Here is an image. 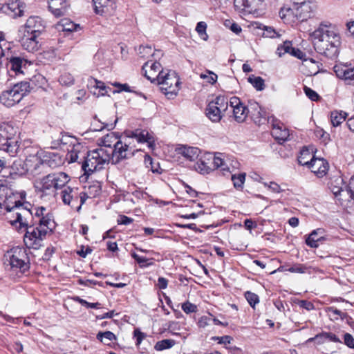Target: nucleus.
<instances>
[{
  "instance_id": "8",
  "label": "nucleus",
  "mask_w": 354,
  "mask_h": 354,
  "mask_svg": "<svg viewBox=\"0 0 354 354\" xmlns=\"http://www.w3.org/2000/svg\"><path fill=\"white\" fill-rule=\"evenodd\" d=\"M131 142L126 136L123 137V140H118L113 144V149L109 151L111 153V158L115 160V163L122 160L128 159L134 155V149L131 146Z\"/></svg>"
},
{
  "instance_id": "39",
  "label": "nucleus",
  "mask_w": 354,
  "mask_h": 354,
  "mask_svg": "<svg viewBox=\"0 0 354 354\" xmlns=\"http://www.w3.org/2000/svg\"><path fill=\"white\" fill-rule=\"evenodd\" d=\"M138 54L142 57L148 58L149 56H154L155 55H160L162 53L160 50H153L149 46H140L138 48Z\"/></svg>"
},
{
  "instance_id": "44",
  "label": "nucleus",
  "mask_w": 354,
  "mask_h": 354,
  "mask_svg": "<svg viewBox=\"0 0 354 354\" xmlns=\"http://www.w3.org/2000/svg\"><path fill=\"white\" fill-rule=\"evenodd\" d=\"M292 48V42L290 41H285L283 44H281L277 47L276 53L279 57H282L286 53L291 55Z\"/></svg>"
},
{
  "instance_id": "21",
  "label": "nucleus",
  "mask_w": 354,
  "mask_h": 354,
  "mask_svg": "<svg viewBox=\"0 0 354 354\" xmlns=\"http://www.w3.org/2000/svg\"><path fill=\"white\" fill-rule=\"evenodd\" d=\"M48 10L56 17L63 16L66 13L67 3L66 0H48Z\"/></svg>"
},
{
  "instance_id": "26",
  "label": "nucleus",
  "mask_w": 354,
  "mask_h": 354,
  "mask_svg": "<svg viewBox=\"0 0 354 354\" xmlns=\"http://www.w3.org/2000/svg\"><path fill=\"white\" fill-rule=\"evenodd\" d=\"M176 151L178 154L182 155L186 159L194 161L198 158L200 150L197 147L182 145L176 149Z\"/></svg>"
},
{
  "instance_id": "57",
  "label": "nucleus",
  "mask_w": 354,
  "mask_h": 354,
  "mask_svg": "<svg viewBox=\"0 0 354 354\" xmlns=\"http://www.w3.org/2000/svg\"><path fill=\"white\" fill-rule=\"evenodd\" d=\"M182 309L185 313L189 314L192 313L196 312L197 306L195 304L187 301L186 302L182 304Z\"/></svg>"
},
{
  "instance_id": "62",
  "label": "nucleus",
  "mask_w": 354,
  "mask_h": 354,
  "mask_svg": "<svg viewBox=\"0 0 354 354\" xmlns=\"http://www.w3.org/2000/svg\"><path fill=\"white\" fill-rule=\"evenodd\" d=\"M345 193L349 195V197L354 199V178H351L348 186L345 187Z\"/></svg>"
},
{
  "instance_id": "45",
  "label": "nucleus",
  "mask_w": 354,
  "mask_h": 354,
  "mask_svg": "<svg viewBox=\"0 0 354 354\" xmlns=\"http://www.w3.org/2000/svg\"><path fill=\"white\" fill-rule=\"evenodd\" d=\"M311 157V153L310 151L306 148L304 147L301 151L300 154L298 156V162L301 165H307L308 167L310 165V160H308V158Z\"/></svg>"
},
{
  "instance_id": "17",
  "label": "nucleus",
  "mask_w": 354,
  "mask_h": 354,
  "mask_svg": "<svg viewBox=\"0 0 354 354\" xmlns=\"http://www.w3.org/2000/svg\"><path fill=\"white\" fill-rule=\"evenodd\" d=\"M309 163L308 167L319 177L324 176L328 169V163L323 158H315L313 156Z\"/></svg>"
},
{
  "instance_id": "36",
  "label": "nucleus",
  "mask_w": 354,
  "mask_h": 354,
  "mask_svg": "<svg viewBox=\"0 0 354 354\" xmlns=\"http://www.w3.org/2000/svg\"><path fill=\"white\" fill-rule=\"evenodd\" d=\"M119 140V138L113 132L107 133L100 139V145L105 147H109L112 149V145Z\"/></svg>"
},
{
  "instance_id": "49",
  "label": "nucleus",
  "mask_w": 354,
  "mask_h": 354,
  "mask_svg": "<svg viewBox=\"0 0 354 354\" xmlns=\"http://www.w3.org/2000/svg\"><path fill=\"white\" fill-rule=\"evenodd\" d=\"M144 162L146 167L150 169L153 173H160L158 171L159 164L153 162L152 158L149 155L146 154L145 156Z\"/></svg>"
},
{
  "instance_id": "1",
  "label": "nucleus",
  "mask_w": 354,
  "mask_h": 354,
  "mask_svg": "<svg viewBox=\"0 0 354 354\" xmlns=\"http://www.w3.org/2000/svg\"><path fill=\"white\" fill-rule=\"evenodd\" d=\"M27 204L26 207L15 206L11 209H3L0 216H4L5 219L15 227L17 230H26L24 241L28 248L38 250L44 245V216L39 221V226L27 227L28 223L26 217L32 214Z\"/></svg>"
},
{
  "instance_id": "13",
  "label": "nucleus",
  "mask_w": 354,
  "mask_h": 354,
  "mask_svg": "<svg viewBox=\"0 0 354 354\" xmlns=\"http://www.w3.org/2000/svg\"><path fill=\"white\" fill-rule=\"evenodd\" d=\"M66 159L69 163L77 162L82 165V162L84 161L88 153L87 147L78 141L73 144L71 149H68Z\"/></svg>"
},
{
  "instance_id": "33",
  "label": "nucleus",
  "mask_w": 354,
  "mask_h": 354,
  "mask_svg": "<svg viewBox=\"0 0 354 354\" xmlns=\"http://www.w3.org/2000/svg\"><path fill=\"white\" fill-rule=\"evenodd\" d=\"M12 88L16 95L19 97L21 100L30 91V83L26 81H22L15 84Z\"/></svg>"
},
{
  "instance_id": "34",
  "label": "nucleus",
  "mask_w": 354,
  "mask_h": 354,
  "mask_svg": "<svg viewBox=\"0 0 354 354\" xmlns=\"http://www.w3.org/2000/svg\"><path fill=\"white\" fill-rule=\"evenodd\" d=\"M93 118L95 120V122H93L91 124V126L93 127V131H100L105 129L109 131L113 130L115 128L116 123L118 122V118H116L114 122L113 123L102 122L97 119V115H95Z\"/></svg>"
},
{
  "instance_id": "55",
  "label": "nucleus",
  "mask_w": 354,
  "mask_h": 354,
  "mask_svg": "<svg viewBox=\"0 0 354 354\" xmlns=\"http://www.w3.org/2000/svg\"><path fill=\"white\" fill-rule=\"evenodd\" d=\"M202 79L206 80L207 82L214 84L217 80V75L214 73L207 71V73L201 75Z\"/></svg>"
},
{
  "instance_id": "3",
  "label": "nucleus",
  "mask_w": 354,
  "mask_h": 354,
  "mask_svg": "<svg viewBox=\"0 0 354 354\" xmlns=\"http://www.w3.org/2000/svg\"><path fill=\"white\" fill-rule=\"evenodd\" d=\"M44 29V26L40 17H30L26 24L19 28L17 39L24 49L28 52H35L43 44L40 36Z\"/></svg>"
},
{
  "instance_id": "32",
  "label": "nucleus",
  "mask_w": 354,
  "mask_h": 354,
  "mask_svg": "<svg viewBox=\"0 0 354 354\" xmlns=\"http://www.w3.org/2000/svg\"><path fill=\"white\" fill-rule=\"evenodd\" d=\"M318 232H324V229L318 228L314 230L306 239L307 245L313 248H317L319 246L318 242L323 241L324 236H318Z\"/></svg>"
},
{
  "instance_id": "60",
  "label": "nucleus",
  "mask_w": 354,
  "mask_h": 354,
  "mask_svg": "<svg viewBox=\"0 0 354 354\" xmlns=\"http://www.w3.org/2000/svg\"><path fill=\"white\" fill-rule=\"evenodd\" d=\"M73 77L68 73H64L61 75L59 82L62 84L70 86L73 83Z\"/></svg>"
},
{
  "instance_id": "61",
  "label": "nucleus",
  "mask_w": 354,
  "mask_h": 354,
  "mask_svg": "<svg viewBox=\"0 0 354 354\" xmlns=\"http://www.w3.org/2000/svg\"><path fill=\"white\" fill-rule=\"evenodd\" d=\"M133 336L136 339V346H139L142 341L147 337L146 334L141 332L139 328H136L134 330Z\"/></svg>"
},
{
  "instance_id": "53",
  "label": "nucleus",
  "mask_w": 354,
  "mask_h": 354,
  "mask_svg": "<svg viewBox=\"0 0 354 354\" xmlns=\"http://www.w3.org/2000/svg\"><path fill=\"white\" fill-rule=\"evenodd\" d=\"M62 134V131H57V133L51 136L52 141L50 148L51 149H57L61 145L60 136Z\"/></svg>"
},
{
  "instance_id": "47",
  "label": "nucleus",
  "mask_w": 354,
  "mask_h": 354,
  "mask_svg": "<svg viewBox=\"0 0 354 354\" xmlns=\"http://www.w3.org/2000/svg\"><path fill=\"white\" fill-rule=\"evenodd\" d=\"M58 26L62 28V31L72 32L76 30L77 25L67 19H64L59 22Z\"/></svg>"
},
{
  "instance_id": "7",
  "label": "nucleus",
  "mask_w": 354,
  "mask_h": 354,
  "mask_svg": "<svg viewBox=\"0 0 354 354\" xmlns=\"http://www.w3.org/2000/svg\"><path fill=\"white\" fill-rule=\"evenodd\" d=\"M146 77L151 82H156L158 84L162 85L161 90L169 97L176 95L178 91V80L176 77L174 71L166 72L165 71H160L156 77L146 75Z\"/></svg>"
},
{
  "instance_id": "29",
  "label": "nucleus",
  "mask_w": 354,
  "mask_h": 354,
  "mask_svg": "<svg viewBox=\"0 0 354 354\" xmlns=\"http://www.w3.org/2000/svg\"><path fill=\"white\" fill-rule=\"evenodd\" d=\"M223 113L214 104L209 103L205 109L207 117L213 122H219L223 115Z\"/></svg>"
},
{
  "instance_id": "28",
  "label": "nucleus",
  "mask_w": 354,
  "mask_h": 354,
  "mask_svg": "<svg viewBox=\"0 0 354 354\" xmlns=\"http://www.w3.org/2000/svg\"><path fill=\"white\" fill-rule=\"evenodd\" d=\"M8 10L13 17H21L24 15L25 3L21 0H9L7 4Z\"/></svg>"
},
{
  "instance_id": "27",
  "label": "nucleus",
  "mask_w": 354,
  "mask_h": 354,
  "mask_svg": "<svg viewBox=\"0 0 354 354\" xmlns=\"http://www.w3.org/2000/svg\"><path fill=\"white\" fill-rule=\"evenodd\" d=\"M87 86L91 88H93L95 89H99V93L97 94L95 91L93 92V94L97 95V96L105 95H109L108 94V91H111V88L106 87L104 82L99 81L92 77H90L88 79Z\"/></svg>"
},
{
  "instance_id": "41",
  "label": "nucleus",
  "mask_w": 354,
  "mask_h": 354,
  "mask_svg": "<svg viewBox=\"0 0 354 354\" xmlns=\"http://www.w3.org/2000/svg\"><path fill=\"white\" fill-rule=\"evenodd\" d=\"M96 337L99 341L107 345L109 344L110 342L116 339V336L111 331L99 332Z\"/></svg>"
},
{
  "instance_id": "23",
  "label": "nucleus",
  "mask_w": 354,
  "mask_h": 354,
  "mask_svg": "<svg viewBox=\"0 0 354 354\" xmlns=\"http://www.w3.org/2000/svg\"><path fill=\"white\" fill-rule=\"evenodd\" d=\"M328 187L333 194L337 197L342 193H345L344 183L340 175L332 176L328 183Z\"/></svg>"
},
{
  "instance_id": "48",
  "label": "nucleus",
  "mask_w": 354,
  "mask_h": 354,
  "mask_svg": "<svg viewBox=\"0 0 354 354\" xmlns=\"http://www.w3.org/2000/svg\"><path fill=\"white\" fill-rule=\"evenodd\" d=\"M266 113V111L262 108L259 109L257 112L252 113L254 122L258 125L264 124L267 120Z\"/></svg>"
},
{
  "instance_id": "19",
  "label": "nucleus",
  "mask_w": 354,
  "mask_h": 354,
  "mask_svg": "<svg viewBox=\"0 0 354 354\" xmlns=\"http://www.w3.org/2000/svg\"><path fill=\"white\" fill-rule=\"evenodd\" d=\"M315 8L316 5L315 3L310 1H307L306 3H303L301 6H299V7L295 10V15L297 19L303 21L311 17Z\"/></svg>"
},
{
  "instance_id": "24",
  "label": "nucleus",
  "mask_w": 354,
  "mask_h": 354,
  "mask_svg": "<svg viewBox=\"0 0 354 354\" xmlns=\"http://www.w3.org/2000/svg\"><path fill=\"white\" fill-rule=\"evenodd\" d=\"M20 101L21 99L12 88L4 91L0 95V102L7 107H11Z\"/></svg>"
},
{
  "instance_id": "38",
  "label": "nucleus",
  "mask_w": 354,
  "mask_h": 354,
  "mask_svg": "<svg viewBox=\"0 0 354 354\" xmlns=\"http://www.w3.org/2000/svg\"><path fill=\"white\" fill-rule=\"evenodd\" d=\"M10 48V44L5 39L4 34L0 32V59L3 57L8 56Z\"/></svg>"
},
{
  "instance_id": "58",
  "label": "nucleus",
  "mask_w": 354,
  "mask_h": 354,
  "mask_svg": "<svg viewBox=\"0 0 354 354\" xmlns=\"http://www.w3.org/2000/svg\"><path fill=\"white\" fill-rule=\"evenodd\" d=\"M305 94L308 96V97L312 101H317L319 98V95L317 92L313 91L309 87L304 86V88Z\"/></svg>"
},
{
  "instance_id": "42",
  "label": "nucleus",
  "mask_w": 354,
  "mask_h": 354,
  "mask_svg": "<svg viewBox=\"0 0 354 354\" xmlns=\"http://www.w3.org/2000/svg\"><path fill=\"white\" fill-rule=\"evenodd\" d=\"M176 344V341L171 339H165L158 341L154 346L155 350L161 351L173 347Z\"/></svg>"
},
{
  "instance_id": "10",
  "label": "nucleus",
  "mask_w": 354,
  "mask_h": 354,
  "mask_svg": "<svg viewBox=\"0 0 354 354\" xmlns=\"http://www.w3.org/2000/svg\"><path fill=\"white\" fill-rule=\"evenodd\" d=\"M15 206L25 207L20 201L17 193H14L7 186L0 185V212H3V209H11Z\"/></svg>"
},
{
  "instance_id": "43",
  "label": "nucleus",
  "mask_w": 354,
  "mask_h": 354,
  "mask_svg": "<svg viewBox=\"0 0 354 354\" xmlns=\"http://www.w3.org/2000/svg\"><path fill=\"white\" fill-rule=\"evenodd\" d=\"M248 82L257 90L263 91L265 88L264 80L259 76L250 75Z\"/></svg>"
},
{
  "instance_id": "52",
  "label": "nucleus",
  "mask_w": 354,
  "mask_h": 354,
  "mask_svg": "<svg viewBox=\"0 0 354 354\" xmlns=\"http://www.w3.org/2000/svg\"><path fill=\"white\" fill-rule=\"evenodd\" d=\"M61 145H68L71 147L73 144L76 143L78 140L76 138L68 135L60 136Z\"/></svg>"
},
{
  "instance_id": "2",
  "label": "nucleus",
  "mask_w": 354,
  "mask_h": 354,
  "mask_svg": "<svg viewBox=\"0 0 354 354\" xmlns=\"http://www.w3.org/2000/svg\"><path fill=\"white\" fill-rule=\"evenodd\" d=\"M310 36L313 39L314 48L318 53L331 59L337 58L341 39L330 24H320Z\"/></svg>"
},
{
  "instance_id": "31",
  "label": "nucleus",
  "mask_w": 354,
  "mask_h": 354,
  "mask_svg": "<svg viewBox=\"0 0 354 354\" xmlns=\"http://www.w3.org/2000/svg\"><path fill=\"white\" fill-rule=\"evenodd\" d=\"M2 150L7 151L10 156H14L18 151L19 146L18 141L15 138L6 137V141L1 144Z\"/></svg>"
},
{
  "instance_id": "30",
  "label": "nucleus",
  "mask_w": 354,
  "mask_h": 354,
  "mask_svg": "<svg viewBox=\"0 0 354 354\" xmlns=\"http://www.w3.org/2000/svg\"><path fill=\"white\" fill-rule=\"evenodd\" d=\"M161 68V64L157 62L148 61L142 66V71H145V76L149 75L156 77L160 71H163Z\"/></svg>"
},
{
  "instance_id": "59",
  "label": "nucleus",
  "mask_w": 354,
  "mask_h": 354,
  "mask_svg": "<svg viewBox=\"0 0 354 354\" xmlns=\"http://www.w3.org/2000/svg\"><path fill=\"white\" fill-rule=\"evenodd\" d=\"M326 311L328 312L331 320L336 321L339 319V315H340L341 310L334 307H328Z\"/></svg>"
},
{
  "instance_id": "5",
  "label": "nucleus",
  "mask_w": 354,
  "mask_h": 354,
  "mask_svg": "<svg viewBox=\"0 0 354 354\" xmlns=\"http://www.w3.org/2000/svg\"><path fill=\"white\" fill-rule=\"evenodd\" d=\"M111 160V153L104 148L100 147L88 151L84 161L82 162V170L85 175H90L95 171L104 168Z\"/></svg>"
},
{
  "instance_id": "25",
  "label": "nucleus",
  "mask_w": 354,
  "mask_h": 354,
  "mask_svg": "<svg viewBox=\"0 0 354 354\" xmlns=\"http://www.w3.org/2000/svg\"><path fill=\"white\" fill-rule=\"evenodd\" d=\"M64 163L62 155L58 152L46 151V165L54 169L59 167Z\"/></svg>"
},
{
  "instance_id": "15",
  "label": "nucleus",
  "mask_w": 354,
  "mask_h": 354,
  "mask_svg": "<svg viewBox=\"0 0 354 354\" xmlns=\"http://www.w3.org/2000/svg\"><path fill=\"white\" fill-rule=\"evenodd\" d=\"M9 59L8 66L9 68V72L10 70L15 72V75L23 74L24 70L30 64V62L28 59L19 57V56H11Z\"/></svg>"
},
{
  "instance_id": "16",
  "label": "nucleus",
  "mask_w": 354,
  "mask_h": 354,
  "mask_svg": "<svg viewBox=\"0 0 354 354\" xmlns=\"http://www.w3.org/2000/svg\"><path fill=\"white\" fill-rule=\"evenodd\" d=\"M262 0H234L235 8L249 13L255 12L262 5Z\"/></svg>"
},
{
  "instance_id": "54",
  "label": "nucleus",
  "mask_w": 354,
  "mask_h": 354,
  "mask_svg": "<svg viewBox=\"0 0 354 354\" xmlns=\"http://www.w3.org/2000/svg\"><path fill=\"white\" fill-rule=\"evenodd\" d=\"M263 35L269 38H275L280 36V35L271 26H264Z\"/></svg>"
},
{
  "instance_id": "35",
  "label": "nucleus",
  "mask_w": 354,
  "mask_h": 354,
  "mask_svg": "<svg viewBox=\"0 0 354 354\" xmlns=\"http://www.w3.org/2000/svg\"><path fill=\"white\" fill-rule=\"evenodd\" d=\"M232 111L235 120L238 122H243L245 120L249 110L245 106L241 105L233 109Z\"/></svg>"
},
{
  "instance_id": "9",
  "label": "nucleus",
  "mask_w": 354,
  "mask_h": 354,
  "mask_svg": "<svg viewBox=\"0 0 354 354\" xmlns=\"http://www.w3.org/2000/svg\"><path fill=\"white\" fill-rule=\"evenodd\" d=\"M68 181V176L64 172H55L46 175V196H55L57 190L64 187Z\"/></svg>"
},
{
  "instance_id": "11",
  "label": "nucleus",
  "mask_w": 354,
  "mask_h": 354,
  "mask_svg": "<svg viewBox=\"0 0 354 354\" xmlns=\"http://www.w3.org/2000/svg\"><path fill=\"white\" fill-rule=\"evenodd\" d=\"M124 135L129 140L133 138L138 143H147L148 147L152 150L156 147V139L153 133L146 129H136L133 131H124Z\"/></svg>"
},
{
  "instance_id": "51",
  "label": "nucleus",
  "mask_w": 354,
  "mask_h": 354,
  "mask_svg": "<svg viewBox=\"0 0 354 354\" xmlns=\"http://www.w3.org/2000/svg\"><path fill=\"white\" fill-rule=\"evenodd\" d=\"M206 29L207 24L204 21L198 22L196 27V30L204 40H206L207 38V35L206 34Z\"/></svg>"
},
{
  "instance_id": "18",
  "label": "nucleus",
  "mask_w": 354,
  "mask_h": 354,
  "mask_svg": "<svg viewBox=\"0 0 354 354\" xmlns=\"http://www.w3.org/2000/svg\"><path fill=\"white\" fill-rule=\"evenodd\" d=\"M272 136L279 144H282L288 140L290 134L288 129L283 124L275 122L272 124Z\"/></svg>"
},
{
  "instance_id": "56",
  "label": "nucleus",
  "mask_w": 354,
  "mask_h": 354,
  "mask_svg": "<svg viewBox=\"0 0 354 354\" xmlns=\"http://www.w3.org/2000/svg\"><path fill=\"white\" fill-rule=\"evenodd\" d=\"M80 285L90 287L91 286L98 285L99 286L103 287V283L92 279H79L77 281Z\"/></svg>"
},
{
  "instance_id": "14",
  "label": "nucleus",
  "mask_w": 354,
  "mask_h": 354,
  "mask_svg": "<svg viewBox=\"0 0 354 354\" xmlns=\"http://www.w3.org/2000/svg\"><path fill=\"white\" fill-rule=\"evenodd\" d=\"M222 165V158L220 156H209V158H201L196 164L195 168L201 174H209L210 171L218 168Z\"/></svg>"
},
{
  "instance_id": "40",
  "label": "nucleus",
  "mask_w": 354,
  "mask_h": 354,
  "mask_svg": "<svg viewBox=\"0 0 354 354\" xmlns=\"http://www.w3.org/2000/svg\"><path fill=\"white\" fill-rule=\"evenodd\" d=\"M231 180L233 182L234 187L236 189H242L245 180V173H239L238 174H231Z\"/></svg>"
},
{
  "instance_id": "4",
  "label": "nucleus",
  "mask_w": 354,
  "mask_h": 354,
  "mask_svg": "<svg viewBox=\"0 0 354 354\" xmlns=\"http://www.w3.org/2000/svg\"><path fill=\"white\" fill-rule=\"evenodd\" d=\"M44 151L42 149L37 151L35 153H30L24 161V169L29 172L35 179L34 186L36 190L44 192V176L43 171Z\"/></svg>"
},
{
  "instance_id": "37",
  "label": "nucleus",
  "mask_w": 354,
  "mask_h": 354,
  "mask_svg": "<svg viewBox=\"0 0 354 354\" xmlns=\"http://www.w3.org/2000/svg\"><path fill=\"white\" fill-rule=\"evenodd\" d=\"M346 113L343 111H333L330 114V120L333 127H337L341 124L346 118Z\"/></svg>"
},
{
  "instance_id": "20",
  "label": "nucleus",
  "mask_w": 354,
  "mask_h": 354,
  "mask_svg": "<svg viewBox=\"0 0 354 354\" xmlns=\"http://www.w3.org/2000/svg\"><path fill=\"white\" fill-rule=\"evenodd\" d=\"M61 196L64 204L70 205L72 208H75L79 201L78 193L76 190L67 187L61 191Z\"/></svg>"
},
{
  "instance_id": "63",
  "label": "nucleus",
  "mask_w": 354,
  "mask_h": 354,
  "mask_svg": "<svg viewBox=\"0 0 354 354\" xmlns=\"http://www.w3.org/2000/svg\"><path fill=\"white\" fill-rule=\"evenodd\" d=\"M344 343L350 348H354V338L350 333L344 335Z\"/></svg>"
},
{
  "instance_id": "12",
  "label": "nucleus",
  "mask_w": 354,
  "mask_h": 354,
  "mask_svg": "<svg viewBox=\"0 0 354 354\" xmlns=\"http://www.w3.org/2000/svg\"><path fill=\"white\" fill-rule=\"evenodd\" d=\"M333 71L337 77L348 85L354 86V64L340 63L335 64Z\"/></svg>"
},
{
  "instance_id": "22",
  "label": "nucleus",
  "mask_w": 354,
  "mask_h": 354,
  "mask_svg": "<svg viewBox=\"0 0 354 354\" xmlns=\"http://www.w3.org/2000/svg\"><path fill=\"white\" fill-rule=\"evenodd\" d=\"M95 12L102 15L110 13L114 8L113 0H93Z\"/></svg>"
},
{
  "instance_id": "6",
  "label": "nucleus",
  "mask_w": 354,
  "mask_h": 354,
  "mask_svg": "<svg viewBox=\"0 0 354 354\" xmlns=\"http://www.w3.org/2000/svg\"><path fill=\"white\" fill-rule=\"evenodd\" d=\"M3 265L7 270H19L21 272H24L29 268L26 249L15 247L7 251L3 256Z\"/></svg>"
},
{
  "instance_id": "46",
  "label": "nucleus",
  "mask_w": 354,
  "mask_h": 354,
  "mask_svg": "<svg viewBox=\"0 0 354 354\" xmlns=\"http://www.w3.org/2000/svg\"><path fill=\"white\" fill-rule=\"evenodd\" d=\"M209 104H214V106H216L219 109L223 112H225L227 109L228 102L227 99L224 96H218L215 98L214 100L209 102Z\"/></svg>"
},
{
  "instance_id": "50",
  "label": "nucleus",
  "mask_w": 354,
  "mask_h": 354,
  "mask_svg": "<svg viewBox=\"0 0 354 354\" xmlns=\"http://www.w3.org/2000/svg\"><path fill=\"white\" fill-rule=\"evenodd\" d=\"M245 297L251 307L254 308L255 305L259 302V296L250 291L245 293Z\"/></svg>"
},
{
  "instance_id": "64",
  "label": "nucleus",
  "mask_w": 354,
  "mask_h": 354,
  "mask_svg": "<svg viewBox=\"0 0 354 354\" xmlns=\"http://www.w3.org/2000/svg\"><path fill=\"white\" fill-rule=\"evenodd\" d=\"M288 270L290 272L304 273L306 270V267L301 264H297L289 268Z\"/></svg>"
}]
</instances>
